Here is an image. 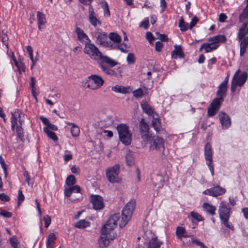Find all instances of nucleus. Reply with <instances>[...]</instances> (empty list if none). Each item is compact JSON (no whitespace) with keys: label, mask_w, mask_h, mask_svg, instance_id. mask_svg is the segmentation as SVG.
<instances>
[{"label":"nucleus","mask_w":248,"mask_h":248,"mask_svg":"<svg viewBox=\"0 0 248 248\" xmlns=\"http://www.w3.org/2000/svg\"><path fill=\"white\" fill-rule=\"evenodd\" d=\"M83 51L92 60L97 62L105 73L109 76L116 75L114 70L109 68L106 64H108L111 67H113L117 64V62L106 56L103 55L94 44L91 42L85 44Z\"/></svg>","instance_id":"f257e3e1"},{"label":"nucleus","mask_w":248,"mask_h":248,"mask_svg":"<svg viewBox=\"0 0 248 248\" xmlns=\"http://www.w3.org/2000/svg\"><path fill=\"white\" fill-rule=\"evenodd\" d=\"M239 21L242 25L239 27L237 38L240 44V55H245L248 47V0L247 5L239 16Z\"/></svg>","instance_id":"f03ea898"},{"label":"nucleus","mask_w":248,"mask_h":248,"mask_svg":"<svg viewBox=\"0 0 248 248\" xmlns=\"http://www.w3.org/2000/svg\"><path fill=\"white\" fill-rule=\"evenodd\" d=\"M76 182L75 177L73 175H69L65 181L67 187H65L64 195L66 197L71 196L72 202L79 201L82 199L80 188L78 186H73Z\"/></svg>","instance_id":"7ed1b4c3"},{"label":"nucleus","mask_w":248,"mask_h":248,"mask_svg":"<svg viewBox=\"0 0 248 248\" xmlns=\"http://www.w3.org/2000/svg\"><path fill=\"white\" fill-rule=\"evenodd\" d=\"M227 41L226 37L224 35H217L210 37L208 42L202 44L200 48L201 51L204 49L206 53H209L217 49L220 43H224Z\"/></svg>","instance_id":"20e7f679"},{"label":"nucleus","mask_w":248,"mask_h":248,"mask_svg":"<svg viewBox=\"0 0 248 248\" xmlns=\"http://www.w3.org/2000/svg\"><path fill=\"white\" fill-rule=\"evenodd\" d=\"M135 206L136 201L134 200H131L124 207L122 213L121 219L120 220L119 223L120 227L123 228L124 227L130 220Z\"/></svg>","instance_id":"39448f33"},{"label":"nucleus","mask_w":248,"mask_h":248,"mask_svg":"<svg viewBox=\"0 0 248 248\" xmlns=\"http://www.w3.org/2000/svg\"><path fill=\"white\" fill-rule=\"evenodd\" d=\"M117 130L120 140L125 145H129L132 141V133L129 127L124 124L117 125Z\"/></svg>","instance_id":"423d86ee"},{"label":"nucleus","mask_w":248,"mask_h":248,"mask_svg":"<svg viewBox=\"0 0 248 248\" xmlns=\"http://www.w3.org/2000/svg\"><path fill=\"white\" fill-rule=\"evenodd\" d=\"M12 118L11 119L12 129L13 130L16 128L17 136L18 139L22 140L23 138V133L22 129L20 125H18L17 123L18 121L20 125L24 120L23 117L24 114L19 110L16 111L14 113H12Z\"/></svg>","instance_id":"0eeeda50"},{"label":"nucleus","mask_w":248,"mask_h":248,"mask_svg":"<svg viewBox=\"0 0 248 248\" xmlns=\"http://www.w3.org/2000/svg\"><path fill=\"white\" fill-rule=\"evenodd\" d=\"M120 218L119 214H114L108 219L107 223L102 228L101 232L103 234H113V230L117 226V221Z\"/></svg>","instance_id":"6e6552de"},{"label":"nucleus","mask_w":248,"mask_h":248,"mask_svg":"<svg viewBox=\"0 0 248 248\" xmlns=\"http://www.w3.org/2000/svg\"><path fill=\"white\" fill-rule=\"evenodd\" d=\"M241 72V70L238 69L234 75L231 86V91L232 92H234L236 90L237 86H242L247 80L248 73L245 72L240 74Z\"/></svg>","instance_id":"1a4fd4ad"},{"label":"nucleus","mask_w":248,"mask_h":248,"mask_svg":"<svg viewBox=\"0 0 248 248\" xmlns=\"http://www.w3.org/2000/svg\"><path fill=\"white\" fill-rule=\"evenodd\" d=\"M87 87L92 90L100 89L104 83V80L97 75H91L88 78Z\"/></svg>","instance_id":"9d476101"},{"label":"nucleus","mask_w":248,"mask_h":248,"mask_svg":"<svg viewBox=\"0 0 248 248\" xmlns=\"http://www.w3.org/2000/svg\"><path fill=\"white\" fill-rule=\"evenodd\" d=\"M120 166L116 164L108 168L106 170V174L108 180L111 183H119L120 179L119 177Z\"/></svg>","instance_id":"9b49d317"},{"label":"nucleus","mask_w":248,"mask_h":248,"mask_svg":"<svg viewBox=\"0 0 248 248\" xmlns=\"http://www.w3.org/2000/svg\"><path fill=\"white\" fill-rule=\"evenodd\" d=\"M150 140L147 141H143L145 144H150V150L160 151L164 148V140L158 136L151 135Z\"/></svg>","instance_id":"f8f14e48"},{"label":"nucleus","mask_w":248,"mask_h":248,"mask_svg":"<svg viewBox=\"0 0 248 248\" xmlns=\"http://www.w3.org/2000/svg\"><path fill=\"white\" fill-rule=\"evenodd\" d=\"M204 157L207 165L212 175H214V165L213 164V152L211 146L207 143L204 147Z\"/></svg>","instance_id":"ddd939ff"},{"label":"nucleus","mask_w":248,"mask_h":248,"mask_svg":"<svg viewBox=\"0 0 248 248\" xmlns=\"http://www.w3.org/2000/svg\"><path fill=\"white\" fill-rule=\"evenodd\" d=\"M231 212V208L229 203L225 201L220 202L219 208L218 213L220 218H229Z\"/></svg>","instance_id":"4468645a"},{"label":"nucleus","mask_w":248,"mask_h":248,"mask_svg":"<svg viewBox=\"0 0 248 248\" xmlns=\"http://www.w3.org/2000/svg\"><path fill=\"white\" fill-rule=\"evenodd\" d=\"M222 102V98H215L208 108V116H212L216 114L219 110Z\"/></svg>","instance_id":"2eb2a0df"},{"label":"nucleus","mask_w":248,"mask_h":248,"mask_svg":"<svg viewBox=\"0 0 248 248\" xmlns=\"http://www.w3.org/2000/svg\"><path fill=\"white\" fill-rule=\"evenodd\" d=\"M140 133L142 141H147L150 140V136L152 135L149 131L148 125L142 119L140 124Z\"/></svg>","instance_id":"dca6fc26"},{"label":"nucleus","mask_w":248,"mask_h":248,"mask_svg":"<svg viewBox=\"0 0 248 248\" xmlns=\"http://www.w3.org/2000/svg\"><path fill=\"white\" fill-rule=\"evenodd\" d=\"M116 237V234H103L101 233V235L98 239V244L99 247L105 248L108 246L110 241L113 240Z\"/></svg>","instance_id":"f3484780"},{"label":"nucleus","mask_w":248,"mask_h":248,"mask_svg":"<svg viewBox=\"0 0 248 248\" xmlns=\"http://www.w3.org/2000/svg\"><path fill=\"white\" fill-rule=\"evenodd\" d=\"M93 209L95 210H101L104 206L102 197L98 195H92L90 198Z\"/></svg>","instance_id":"a211bd4d"},{"label":"nucleus","mask_w":248,"mask_h":248,"mask_svg":"<svg viewBox=\"0 0 248 248\" xmlns=\"http://www.w3.org/2000/svg\"><path fill=\"white\" fill-rule=\"evenodd\" d=\"M226 192L225 188L219 186H215L211 188L206 189L203 191V194L209 195L213 197H217L224 194Z\"/></svg>","instance_id":"6ab92c4d"},{"label":"nucleus","mask_w":248,"mask_h":248,"mask_svg":"<svg viewBox=\"0 0 248 248\" xmlns=\"http://www.w3.org/2000/svg\"><path fill=\"white\" fill-rule=\"evenodd\" d=\"M218 117L223 128L227 129L231 126V121L228 114L220 112L218 114Z\"/></svg>","instance_id":"aec40b11"},{"label":"nucleus","mask_w":248,"mask_h":248,"mask_svg":"<svg viewBox=\"0 0 248 248\" xmlns=\"http://www.w3.org/2000/svg\"><path fill=\"white\" fill-rule=\"evenodd\" d=\"M95 37L98 44L104 46H108L107 42L108 37L106 33L101 32L99 30H97L95 32Z\"/></svg>","instance_id":"412c9836"},{"label":"nucleus","mask_w":248,"mask_h":248,"mask_svg":"<svg viewBox=\"0 0 248 248\" xmlns=\"http://www.w3.org/2000/svg\"><path fill=\"white\" fill-rule=\"evenodd\" d=\"M75 31L77 35L78 39L81 43L86 44L91 42L88 35L80 28H76Z\"/></svg>","instance_id":"4be33fe9"},{"label":"nucleus","mask_w":248,"mask_h":248,"mask_svg":"<svg viewBox=\"0 0 248 248\" xmlns=\"http://www.w3.org/2000/svg\"><path fill=\"white\" fill-rule=\"evenodd\" d=\"M141 107L143 111L150 116H153L156 114L153 107L146 101L141 102Z\"/></svg>","instance_id":"5701e85b"},{"label":"nucleus","mask_w":248,"mask_h":248,"mask_svg":"<svg viewBox=\"0 0 248 248\" xmlns=\"http://www.w3.org/2000/svg\"><path fill=\"white\" fill-rule=\"evenodd\" d=\"M36 16L38 29L40 30L45 29L46 22L45 15L42 12H38Z\"/></svg>","instance_id":"b1692460"},{"label":"nucleus","mask_w":248,"mask_h":248,"mask_svg":"<svg viewBox=\"0 0 248 248\" xmlns=\"http://www.w3.org/2000/svg\"><path fill=\"white\" fill-rule=\"evenodd\" d=\"M89 18L90 23L93 26L100 24V22L96 17L93 9L91 5L89 9Z\"/></svg>","instance_id":"393cba45"},{"label":"nucleus","mask_w":248,"mask_h":248,"mask_svg":"<svg viewBox=\"0 0 248 248\" xmlns=\"http://www.w3.org/2000/svg\"><path fill=\"white\" fill-rule=\"evenodd\" d=\"M227 81L222 82L218 87V90L217 91V98H222V101L223 100V97L225 96L226 92L227 90Z\"/></svg>","instance_id":"a878e982"},{"label":"nucleus","mask_w":248,"mask_h":248,"mask_svg":"<svg viewBox=\"0 0 248 248\" xmlns=\"http://www.w3.org/2000/svg\"><path fill=\"white\" fill-rule=\"evenodd\" d=\"M152 116L153 117V120L152 121V125L155 130L156 131L158 132L160 130L161 128V123L159 119V117L156 113Z\"/></svg>","instance_id":"bb28decb"},{"label":"nucleus","mask_w":248,"mask_h":248,"mask_svg":"<svg viewBox=\"0 0 248 248\" xmlns=\"http://www.w3.org/2000/svg\"><path fill=\"white\" fill-rule=\"evenodd\" d=\"M171 57L175 59L179 57L182 58L184 57V54L180 46H175V49L171 52Z\"/></svg>","instance_id":"cd10ccee"},{"label":"nucleus","mask_w":248,"mask_h":248,"mask_svg":"<svg viewBox=\"0 0 248 248\" xmlns=\"http://www.w3.org/2000/svg\"><path fill=\"white\" fill-rule=\"evenodd\" d=\"M68 125H72L71 127V133L73 137H78L79 135L80 129L78 126L74 123H67Z\"/></svg>","instance_id":"c85d7f7f"},{"label":"nucleus","mask_w":248,"mask_h":248,"mask_svg":"<svg viewBox=\"0 0 248 248\" xmlns=\"http://www.w3.org/2000/svg\"><path fill=\"white\" fill-rule=\"evenodd\" d=\"M203 208L204 210L210 214L212 215H213L215 214L216 207L212 205H210L208 203H204L202 205Z\"/></svg>","instance_id":"c756f323"},{"label":"nucleus","mask_w":248,"mask_h":248,"mask_svg":"<svg viewBox=\"0 0 248 248\" xmlns=\"http://www.w3.org/2000/svg\"><path fill=\"white\" fill-rule=\"evenodd\" d=\"M176 233L178 238L180 239H182L183 237H187L185 229L182 227H177Z\"/></svg>","instance_id":"7c9ffc66"},{"label":"nucleus","mask_w":248,"mask_h":248,"mask_svg":"<svg viewBox=\"0 0 248 248\" xmlns=\"http://www.w3.org/2000/svg\"><path fill=\"white\" fill-rule=\"evenodd\" d=\"M125 159L127 165L129 166L133 165L135 163L133 154L130 151L127 153L125 156Z\"/></svg>","instance_id":"2f4dec72"},{"label":"nucleus","mask_w":248,"mask_h":248,"mask_svg":"<svg viewBox=\"0 0 248 248\" xmlns=\"http://www.w3.org/2000/svg\"><path fill=\"white\" fill-rule=\"evenodd\" d=\"M90 222L85 220H80L75 223V227L79 229H84L90 226Z\"/></svg>","instance_id":"473e14b6"},{"label":"nucleus","mask_w":248,"mask_h":248,"mask_svg":"<svg viewBox=\"0 0 248 248\" xmlns=\"http://www.w3.org/2000/svg\"><path fill=\"white\" fill-rule=\"evenodd\" d=\"M161 244V242L155 238H153L150 241L148 248H159Z\"/></svg>","instance_id":"72a5a7b5"},{"label":"nucleus","mask_w":248,"mask_h":248,"mask_svg":"<svg viewBox=\"0 0 248 248\" xmlns=\"http://www.w3.org/2000/svg\"><path fill=\"white\" fill-rule=\"evenodd\" d=\"M110 39L116 43H119L121 41V37L120 35L115 32H111L109 34Z\"/></svg>","instance_id":"f704fd0d"},{"label":"nucleus","mask_w":248,"mask_h":248,"mask_svg":"<svg viewBox=\"0 0 248 248\" xmlns=\"http://www.w3.org/2000/svg\"><path fill=\"white\" fill-rule=\"evenodd\" d=\"M164 184V180L162 176L160 175H157L156 177V182H155V186L157 188L161 187Z\"/></svg>","instance_id":"c9c22d12"},{"label":"nucleus","mask_w":248,"mask_h":248,"mask_svg":"<svg viewBox=\"0 0 248 248\" xmlns=\"http://www.w3.org/2000/svg\"><path fill=\"white\" fill-rule=\"evenodd\" d=\"M44 131L49 138L53 140H57L58 138L55 133L51 131V130L47 129L46 128H44Z\"/></svg>","instance_id":"e433bc0d"},{"label":"nucleus","mask_w":248,"mask_h":248,"mask_svg":"<svg viewBox=\"0 0 248 248\" xmlns=\"http://www.w3.org/2000/svg\"><path fill=\"white\" fill-rule=\"evenodd\" d=\"M13 60L14 63L18 68L19 73H21L22 72L24 71L25 67L23 63L20 62H17L14 57L13 58Z\"/></svg>","instance_id":"4c0bfd02"},{"label":"nucleus","mask_w":248,"mask_h":248,"mask_svg":"<svg viewBox=\"0 0 248 248\" xmlns=\"http://www.w3.org/2000/svg\"><path fill=\"white\" fill-rule=\"evenodd\" d=\"M2 33H3V31H2ZM1 41L3 48L8 50V37L6 34L3 33Z\"/></svg>","instance_id":"58836bf2"},{"label":"nucleus","mask_w":248,"mask_h":248,"mask_svg":"<svg viewBox=\"0 0 248 248\" xmlns=\"http://www.w3.org/2000/svg\"><path fill=\"white\" fill-rule=\"evenodd\" d=\"M190 217H191V218L194 219L198 221H200L202 220V217L197 212H191L190 213Z\"/></svg>","instance_id":"ea45409f"},{"label":"nucleus","mask_w":248,"mask_h":248,"mask_svg":"<svg viewBox=\"0 0 248 248\" xmlns=\"http://www.w3.org/2000/svg\"><path fill=\"white\" fill-rule=\"evenodd\" d=\"M102 6L104 9V16L107 17L109 16L110 13L108 3L106 2H103L102 3Z\"/></svg>","instance_id":"a19ab883"},{"label":"nucleus","mask_w":248,"mask_h":248,"mask_svg":"<svg viewBox=\"0 0 248 248\" xmlns=\"http://www.w3.org/2000/svg\"><path fill=\"white\" fill-rule=\"evenodd\" d=\"M56 237L54 233H50L47 237L46 243L54 244L55 242Z\"/></svg>","instance_id":"79ce46f5"},{"label":"nucleus","mask_w":248,"mask_h":248,"mask_svg":"<svg viewBox=\"0 0 248 248\" xmlns=\"http://www.w3.org/2000/svg\"><path fill=\"white\" fill-rule=\"evenodd\" d=\"M179 26L180 28V30L182 31H185L188 28V25L185 23L183 19H181L179 23Z\"/></svg>","instance_id":"37998d69"},{"label":"nucleus","mask_w":248,"mask_h":248,"mask_svg":"<svg viewBox=\"0 0 248 248\" xmlns=\"http://www.w3.org/2000/svg\"><path fill=\"white\" fill-rule=\"evenodd\" d=\"M133 94L136 98H140L143 96V92L141 88H139L133 92Z\"/></svg>","instance_id":"c03bdc74"},{"label":"nucleus","mask_w":248,"mask_h":248,"mask_svg":"<svg viewBox=\"0 0 248 248\" xmlns=\"http://www.w3.org/2000/svg\"><path fill=\"white\" fill-rule=\"evenodd\" d=\"M35 203L36 204L37 209L38 211V214H39V216L40 221V227L41 228L42 226V212H41V208H40V204H39V203L38 202V201L37 200H35Z\"/></svg>","instance_id":"a18cd8bd"},{"label":"nucleus","mask_w":248,"mask_h":248,"mask_svg":"<svg viewBox=\"0 0 248 248\" xmlns=\"http://www.w3.org/2000/svg\"><path fill=\"white\" fill-rule=\"evenodd\" d=\"M0 164L4 172L5 173V176L7 175V166L6 164L5 163L4 159L2 158V156H0Z\"/></svg>","instance_id":"49530a36"},{"label":"nucleus","mask_w":248,"mask_h":248,"mask_svg":"<svg viewBox=\"0 0 248 248\" xmlns=\"http://www.w3.org/2000/svg\"><path fill=\"white\" fill-rule=\"evenodd\" d=\"M146 38L148 40V41L150 42V43L152 44L153 42L156 39V37H155L153 36L152 33L150 32H147L146 34Z\"/></svg>","instance_id":"de8ad7c7"},{"label":"nucleus","mask_w":248,"mask_h":248,"mask_svg":"<svg viewBox=\"0 0 248 248\" xmlns=\"http://www.w3.org/2000/svg\"><path fill=\"white\" fill-rule=\"evenodd\" d=\"M117 46H118V49L122 52H126L129 50V47L125 44H122Z\"/></svg>","instance_id":"09e8293b"},{"label":"nucleus","mask_w":248,"mask_h":248,"mask_svg":"<svg viewBox=\"0 0 248 248\" xmlns=\"http://www.w3.org/2000/svg\"><path fill=\"white\" fill-rule=\"evenodd\" d=\"M10 241L11 245L14 248H19L18 242L16 239L11 238L10 239Z\"/></svg>","instance_id":"8fccbe9b"},{"label":"nucleus","mask_w":248,"mask_h":248,"mask_svg":"<svg viewBox=\"0 0 248 248\" xmlns=\"http://www.w3.org/2000/svg\"><path fill=\"white\" fill-rule=\"evenodd\" d=\"M24 196L23 195L22 192L21 190H18V205H19V204L24 200Z\"/></svg>","instance_id":"3c124183"},{"label":"nucleus","mask_w":248,"mask_h":248,"mask_svg":"<svg viewBox=\"0 0 248 248\" xmlns=\"http://www.w3.org/2000/svg\"><path fill=\"white\" fill-rule=\"evenodd\" d=\"M44 220L45 222V226L47 228L51 223V218L48 215H46L44 217Z\"/></svg>","instance_id":"603ef678"},{"label":"nucleus","mask_w":248,"mask_h":248,"mask_svg":"<svg viewBox=\"0 0 248 248\" xmlns=\"http://www.w3.org/2000/svg\"><path fill=\"white\" fill-rule=\"evenodd\" d=\"M127 61L128 63L132 64L135 62V57L132 53H129L127 57Z\"/></svg>","instance_id":"864d4df0"},{"label":"nucleus","mask_w":248,"mask_h":248,"mask_svg":"<svg viewBox=\"0 0 248 248\" xmlns=\"http://www.w3.org/2000/svg\"><path fill=\"white\" fill-rule=\"evenodd\" d=\"M220 219L222 221L223 224H224V225L226 227H227V228H228L231 230L233 229V226L229 223L228 220L229 218H220Z\"/></svg>","instance_id":"5fc2aeb1"},{"label":"nucleus","mask_w":248,"mask_h":248,"mask_svg":"<svg viewBox=\"0 0 248 248\" xmlns=\"http://www.w3.org/2000/svg\"><path fill=\"white\" fill-rule=\"evenodd\" d=\"M156 35L157 36L156 37V39H160L163 41H168L167 36L165 34H160L159 33L156 32Z\"/></svg>","instance_id":"6e6d98bb"},{"label":"nucleus","mask_w":248,"mask_h":248,"mask_svg":"<svg viewBox=\"0 0 248 248\" xmlns=\"http://www.w3.org/2000/svg\"><path fill=\"white\" fill-rule=\"evenodd\" d=\"M102 134L105 137L111 138L113 136V132L109 130H103L102 132Z\"/></svg>","instance_id":"4d7b16f0"},{"label":"nucleus","mask_w":248,"mask_h":248,"mask_svg":"<svg viewBox=\"0 0 248 248\" xmlns=\"http://www.w3.org/2000/svg\"><path fill=\"white\" fill-rule=\"evenodd\" d=\"M163 45V44L161 42H160V41L156 42L155 44V50L157 52H160L162 49Z\"/></svg>","instance_id":"13d9d810"},{"label":"nucleus","mask_w":248,"mask_h":248,"mask_svg":"<svg viewBox=\"0 0 248 248\" xmlns=\"http://www.w3.org/2000/svg\"><path fill=\"white\" fill-rule=\"evenodd\" d=\"M192 243L196 244L197 246L201 247L202 248H207L199 240L193 239L192 240Z\"/></svg>","instance_id":"bf43d9fd"},{"label":"nucleus","mask_w":248,"mask_h":248,"mask_svg":"<svg viewBox=\"0 0 248 248\" xmlns=\"http://www.w3.org/2000/svg\"><path fill=\"white\" fill-rule=\"evenodd\" d=\"M227 18V16L224 13H221L219 15L218 20L220 22H224Z\"/></svg>","instance_id":"052dcab7"},{"label":"nucleus","mask_w":248,"mask_h":248,"mask_svg":"<svg viewBox=\"0 0 248 248\" xmlns=\"http://www.w3.org/2000/svg\"><path fill=\"white\" fill-rule=\"evenodd\" d=\"M198 21V18L196 16L194 17L192 19V20L190 23L189 29H192L193 28V27H194L196 25V24L197 23Z\"/></svg>","instance_id":"680f3d73"},{"label":"nucleus","mask_w":248,"mask_h":248,"mask_svg":"<svg viewBox=\"0 0 248 248\" xmlns=\"http://www.w3.org/2000/svg\"><path fill=\"white\" fill-rule=\"evenodd\" d=\"M44 128H46L47 129L49 130H52L53 131H56L57 130V127L50 123H49V124H48L46 126H45Z\"/></svg>","instance_id":"e2e57ef3"},{"label":"nucleus","mask_w":248,"mask_h":248,"mask_svg":"<svg viewBox=\"0 0 248 248\" xmlns=\"http://www.w3.org/2000/svg\"><path fill=\"white\" fill-rule=\"evenodd\" d=\"M0 214L3 217H10L12 216V214L10 212H7L5 210H2L0 212Z\"/></svg>","instance_id":"0e129e2a"},{"label":"nucleus","mask_w":248,"mask_h":248,"mask_svg":"<svg viewBox=\"0 0 248 248\" xmlns=\"http://www.w3.org/2000/svg\"><path fill=\"white\" fill-rule=\"evenodd\" d=\"M39 118L42 121L43 123L46 125V126L50 123L49 120L46 117H44L43 116H40Z\"/></svg>","instance_id":"69168bd1"},{"label":"nucleus","mask_w":248,"mask_h":248,"mask_svg":"<svg viewBox=\"0 0 248 248\" xmlns=\"http://www.w3.org/2000/svg\"><path fill=\"white\" fill-rule=\"evenodd\" d=\"M149 25V22L148 20H144L141 22L140 24V27H143L145 29H147Z\"/></svg>","instance_id":"338daca9"},{"label":"nucleus","mask_w":248,"mask_h":248,"mask_svg":"<svg viewBox=\"0 0 248 248\" xmlns=\"http://www.w3.org/2000/svg\"><path fill=\"white\" fill-rule=\"evenodd\" d=\"M0 199L2 201L7 202L9 200V197L4 193L0 194Z\"/></svg>","instance_id":"774afa93"}]
</instances>
